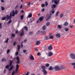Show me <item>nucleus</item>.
<instances>
[{
    "mask_svg": "<svg viewBox=\"0 0 75 75\" xmlns=\"http://www.w3.org/2000/svg\"><path fill=\"white\" fill-rule=\"evenodd\" d=\"M19 69V65L18 64H16V69L15 71H13L12 73V75H14V74H17L18 72V70Z\"/></svg>",
    "mask_w": 75,
    "mask_h": 75,
    "instance_id": "1",
    "label": "nucleus"
},
{
    "mask_svg": "<svg viewBox=\"0 0 75 75\" xmlns=\"http://www.w3.org/2000/svg\"><path fill=\"white\" fill-rule=\"evenodd\" d=\"M41 68L42 69V71L44 75H47L48 73L45 69V67L42 66L41 67Z\"/></svg>",
    "mask_w": 75,
    "mask_h": 75,
    "instance_id": "2",
    "label": "nucleus"
},
{
    "mask_svg": "<svg viewBox=\"0 0 75 75\" xmlns=\"http://www.w3.org/2000/svg\"><path fill=\"white\" fill-rule=\"evenodd\" d=\"M59 1H60V0H52V3H54V2L55 4H56V5H57V4H59Z\"/></svg>",
    "mask_w": 75,
    "mask_h": 75,
    "instance_id": "3",
    "label": "nucleus"
},
{
    "mask_svg": "<svg viewBox=\"0 0 75 75\" xmlns=\"http://www.w3.org/2000/svg\"><path fill=\"white\" fill-rule=\"evenodd\" d=\"M70 57H71V59H75V54L71 53L70 54Z\"/></svg>",
    "mask_w": 75,
    "mask_h": 75,
    "instance_id": "4",
    "label": "nucleus"
},
{
    "mask_svg": "<svg viewBox=\"0 0 75 75\" xmlns=\"http://www.w3.org/2000/svg\"><path fill=\"white\" fill-rule=\"evenodd\" d=\"M54 69L56 71H60L59 67L58 66H57L54 67Z\"/></svg>",
    "mask_w": 75,
    "mask_h": 75,
    "instance_id": "5",
    "label": "nucleus"
},
{
    "mask_svg": "<svg viewBox=\"0 0 75 75\" xmlns=\"http://www.w3.org/2000/svg\"><path fill=\"white\" fill-rule=\"evenodd\" d=\"M59 68L60 70H61V69H65V67L63 65H61L60 67Z\"/></svg>",
    "mask_w": 75,
    "mask_h": 75,
    "instance_id": "6",
    "label": "nucleus"
},
{
    "mask_svg": "<svg viewBox=\"0 0 75 75\" xmlns=\"http://www.w3.org/2000/svg\"><path fill=\"white\" fill-rule=\"evenodd\" d=\"M16 59L18 60L16 62V64H18L20 63V59H19V57H16Z\"/></svg>",
    "mask_w": 75,
    "mask_h": 75,
    "instance_id": "7",
    "label": "nucleus"
},
{
    "mask_svg": "<svg viewBox=\"0 0 75 75\" xmlns=\"http://www.w3.org/2000/svg\"><path fill=\"white\" fill-rule=\"evenodd\" d=\"M44 17H45L44 16H42L39 18V19L40 20V21H42L43 20V19H44Z\"/></svg>",
    "mask_w": 75,
    "mask_h": 75,
    "instance_id": "8",
    "label": "nucleus"
},
{
    "mask_svg": "<svg viewBox=\"0 0 75 75\" xmlns=\"http://www.w3.org/2000/svg\"><path fill=\"white\" fill-rule=\"evenodd\" d=\"M48 49L49 50H51L52 49V46L51 45H50L48 47Z\"/></svg>",
    "mask_w": 75,
    "mask_h": 75,
    "instance_id": "9",
    "label": "nucleus"
},
{
    "mask_svg": "<svg viewBox=\"0 0 75 75\" xmlns=\"http://www.w3.org/2000/svg\"><path fill=\"white\" fill-rule=\"evenodd\" d=\"M30 59L31 60H34V58L33 55H31V56L30 57Z\"/></svg>",
    "mask_w": 75,
    "mask_h": 75,
    "instance_id": "10",
    "label": "nucleus"
},
{
    "mask_svg": "<svg viewBox=\"0 0 75 75\" xmlns=\"http://www.w3.org/2000/svg\"><path fill=\"white\" fill-rule=\"evenodd\" d=\"M53 55V53L52 52H50L48 54V55L49 57H51Z\"/></svg>",
    "mask_w": 75,
    "mask_h": 75,
    "instance_id": "11",
    "label": "nucleus"
},
{
    "mask_svg": "<svg viewBox=\"0 0 75 75\" xmlns=\"http://www.w3.org/2000/svg\"><path fill=\"white\" fill-rule=\"evenodd\" d=\"M68 24H69L67 22H65L63 24V25L64 26H67V25H68Z\"/></svg>",
    "mask_w": 75,
    "mask_h": 75,
    "instance_id": "12",
    "label": "nucleus"
},
{
    "mask_svg": "<svg viewBox=\"0 0 75 75\" xmlns=\"http://www.w3.org/2000/svg\"><path fill=\"white\" fill-rule=\"evenodd\" d=\"M51 7L52 8H55L56 7V5L55 4H52L51 6Z\"/></svg>",
    "mask_w": 75,
    "mask_h": 75,
    "instance_id": "13",
    "label": "nucleus"
},
{
    "mask_svg": "<svg viewBox=\"0 0 75 75\" xmlns=\"http://www.w3.org/2000/svg\"><path fill=\"white\" fill-rule=\"evenodd\" d=\"M56 36L57 38H59V37H61V35H60L59 34V33H57V34H56Z\"/></svg>",
    "mask_w": 75,
    "mask_h": 75,
    "instance_id": "14",
    "label": "nucleus"
},
{
    "mask_svg": "<svg viewBox=\"0 0 75 75\" xmlns=\"http://www.w3.org/2000/svg\"><path fill=\"white\" fill-rule=\"evenodd\" d=\"M54 69V68L52 67V66H50L49 68V69L50 71H51V70H52V69Z\"/></svg>",
    "mask_w": 75,
    "mask_h": 75,
    "instance_id": "15",
    "label": "nucleus"
},
{
    "mask_svg": "<svg viewBox=\"0 0 75 75\" xmlns=\"http://www.w3.org/2000/svg\"><path fill=\"white\" fill-rule=\"evenodd\" d=\"M41 42L40 41H38L36 42V45H39L40 44Z\"/></svg>",
    "mask_w": 75,
    "mask_h": 75,
    "instance_id": "16",
    "label": "nucleus"
},
{
    "mask_svg": "<svg viewBox=\"0 0 75 75\" xmlns=\"http://www.w3.org/2000/svg\"><path fill=\"white\" fill-rule=\"evenodd\" d=\"M6 17L7 20H9V19H10V16H8V15H6Z\"/></svg>",
    "mask_w": 75,
    "mask_h": 75,
    "instance_id": "17",
    "label": "nucleus"
},
{
    "mask_svg": "<svg viewBox=\"0 0 75 75\" xmlns=\"http://www.w3.org/2000/svg\"><path fill=\"white\" fill-rule=\"evenodd\" d=\"M24 35V31L22 30V32L20 34V36H23Z\"/></svg>",
    "mask_w": 75,
    "mask_h": 75,
    "instance_id": "18",
    "label": "nucleus"
},
{
    "mask_svg": "<svg viewBox=\"0 0 75 75\" xmlns=\"http://www.w3.org/2000/svg\"><path fill=\"white\" fill-rule=\"evenodd\" d=\"M51 17V16H48V18H47L46 19V21H48V20H49L50 18Z\"/></svg>",
    "mask_w": 75,
    "mask_h": 75,
    "instance_id": "19",
    "label": "nucleus"
},
{
    "mask_svg": "<svg viewBox=\"0 0 75 75\" xmlns=\"http://www.w3.org/2000/svg\"><path fill=\"white\" fill-rule=\"evenodd\" d=\"M14 67V66H11V67L9 68V71H11V70H12V69H13V68Z\"/></svg>",
    "mask_w": 75,
    "mask_h": 75,
    "instance_id": "20",
    "label": "nucleus"
},
{
    "mask_svg": "<svg viewBox=\"0 0 75 75\" xmlns=\"http://www.w3.org/2000/svg\"><path fill=\"white\" fill-rule=\"evenodd\" d=\"M65 31H69V28H65L64 29Z\"/></svg>",
    "mask_w": 75,
    "mask_h": 75,
    "instance_id": "21",
    "label": "nucleus"
},
{
    "mask_svg": "<svg viewBox=\"0 0 75 75\" xmlns=\"http://www.w3.org/2000/svg\"><path fill=\"white\" fill-rule=\"evenodd\" d=\"M11 22H12V21L11 20H10L8 21V22L7 23L8 24H9L11 23Z\"/></svg>",
    "mask_w": 75,
    "mask_h": 75,
    "instance_id": "22",
    "label": "nucleus"
},
{
    "mask_svg": "<svg viewBox=\"0 0 75 75\" xmlns=\"http://www.w3.org/2000/svg\"><path fill=\"white\" fill-rule=\"evenodd\" d=\"M20 46L19 45H18V51H20Z\"/></svg>",
    "mask_w": 75,
    "mask_h": 75,
    "instance_id": "23",
    "label": "nucleus"
},
{
    "mask_svg": "<svg viewBox=\"0 0 75 75\" xmlns=\"http://www.w3.org/2000/svg\"><path fill=\"white\" fill-rule=\"evenodd\" d=\"M6 61V58H3L2 59H1V61L2 62H4V61Z\"/></svg>",
    "mask_w": 75,
    "mask_h": 75,
    "instance_id": "24",
    "label": "nucleus"
},
{
    "mask_svg": "<svg viewBox=\"0 0 75 75\" xmlns=\"http://www.w3.org/2000/svg\"><path fill=\"white\" fill-rule=\"evenodd\" d=\"M6 16L3 17L2 18H1L2 20H6Z\"/></svg>",
    "mask_w": 75,
    "mask_h": 75,
    "instance_id": "25",
    "label": "nucleus"
},
{
    "mask_svg": "<svg viewBox=\"0 0 75 75\" xmlns=\"http://www.w3.org/2000/svg\"><path fill=\"white\" fill-rule=\"evenodd\" d=\"M9 67H10V65H7L6 66L5 68H6V69H9Z\"/></svg>",
    "mask_w": 75,
    "mask_h": 75,
    "instance_id": "26",
    "label": "nucleus"
},
{
    "mask_svg": "<svg viewBox=\"0 0 75 75\" xmlns=\"http://www.w3.org/2000/svg\"><path fill=\"white\" fill-rule=\"evenodd\" d=\"M13 63V61L11 60L10 61V63L9 64V66H11V65H12V63Z\"/></svg>",
    "mask_w": 75,
    "mask_h": 75,
    "instance_id": "27",
    "label": "nucleus"
},
{
    "mask_svg": "<svg viewBox=\"0 0 75 75\" xmlns=\"http://www.w3.org/2000/svg\"><path fill=\"white\" fill-rule=\"evenodd\" d=\"M15 16V12L14 11H13L12 12V16L13 17Z\"/></svg>",
    "mask_w": 75,
    "mask_h": 75,
    "instance_id": "28",
    "label": "nucleus"
},
{
    "mask_svg": "<svg viewBox=\"0 0 75 75\" xmlns=\"http://www.w3.org/2000/svg\"><path fill=\"white\" fill-rule=\"evenodd\" d=\"M49 38H50V39H53V38H54V36H51V35H50Z\"/></svg>",
    "mask_w": 75,
    "mask_h": 75,
    "instance_id": "29",
    "label": "nucleus"
},
{
    "mask_svg": "<svg viewBox=\"0 0 75 75\" xmlns=\"http://www.w3.org/2000/svg\"><path fill=\"white\" fill-rule=\"evenodd\" d=\"M40 32L41 33H42L43 34H46V31H41Z\"/></svg>",
    "mask_w": 75,
    "mask_h": 75,
    "instance_id": "30",
    "label": "nucleus"
},
{
    "mask_svg": "<svg viewBox=\"0 0 75 75\" xmlns=\"http://www.w3.org/2000/svg\"><path fill=\"white\" fill-rule=\"evenodd\" d=\"M31 17H32V13L29 14L28 16V17L29 18H31Z\"/></svg>",
    "mask_w": 75,
    "mask_h": 75,
    "instance_id": "31",
    "label": "nucleus"
},
{
    "mask_svg": "<svg viewBox=\"0 0 75 75\" xmlns=\"http://www.w3.org/2000/svg\"><path fill=\"white\" fill-rule=\"evenodd\" d=\"M36 23L37 24L38 23H40L41 22V21H40L39 19L37 21H36Z\"/></svg>",
    "mask_w": 75,
    "mask_h": 75,
    "instance_id": "32",
    "label": "nucleus"
},
{
    "mask_svg": "<svg viewBox=\"0 0 75 75\" xmlns=\"http://www.w3.org/2000/svg\"><path fill=\"white\" fill-rule=\"evenodd\" d=\"M44 39L45 40H48V37L47 36H45L44 38Z\"/></svg>",
    "mask_w": 75,
    "mask_h": 75,
    "instance_id": "33",
    "label": "nucleus"
},
{
    "mask_svg": "<svg viewBox=\"0 0 75 75\" xmlns=\"http://www.w3.org/2000/svg\"><path fill=\"white\" fill-rule=\"evenodd\" d=\"M58 28H59V29H61V28H62V26L60 25H58Z\"/></svg>",
    "mask_w": 75,
    "mask_h": 75,
    "instance_id": "34",
    "label": "nucleus"
},
{
    "mask_svg": "<svg viewBox=\"0 0 75 75\" xmlns=\"http://www.w3.org/2000/svg\"><path fill=\"white\" fill-rule=\"evenodd\" d=\"M46 67H50V64H49L47 63L45 65Z\"/></svg>",
    "mask_w": 75,
    "mask_h": 75,
    "instance_id": "35",
    "label": "nucleus"
},
{
    "mask_svg": "<svg viewBox=\"0 0 75 75\" xmlns=\"http://www.w3.org/2000/svg\"><path fill=\"white\" fill-rule=\"evenodd\" d=\"M24 28L25 29V30H26V31H28V28L27 27V26H25Z\"/></svg>",
    "mask_w": 75,
    "mask_h": 75,
    "instance_id": "36",
    "label": "nucleus"
},
{
    "mask_svg": "<svg viewBox=\"0 0 75 75\" xmlns=\"http://www.w3.org/2000/svg\"><path fill=\"white\" fill-rule=\"evenodd\" d=\"M50 25V22H48L46 24V25L47 26H49Z\"/></svg>",
    "mask_w": 75,
    "mask_h": 75,
    "instance_id": "37",
    "label": "nucleus"
},
{
    "mask_svg": "<svg viewBox=\"0 0 75 75\" xmlns=\"http://www.w3.org/2000/svg\"><path fill=\"white\" fill-rule=\"evenodd\" d=\"M42 29L43 30H45V25H44L43 27L42 28Z\"/></svg>",
    "mask_w": 75,
    "mask_h": 75,
    "instance_id": "38",
    "label": "nucleus"
},
{
    "mask_svg": "<svg viewBox=\"0 0 75 75\" xmlns=\"http://www.w3.org/2000/svg\"><path fill=\"white\" fill-rule=\"evenodd\" d=\"M58 14H59V11H57L56 12V15H55V16H58Z\"/></svg>",
    "mask_w": 75,
    "mask_h": 75,
    "instance_id": "39",
    "label": "nucleus"
},
{
    "mask_svg": "<svg viewBox=\"0 0 75 75\" xmlns=\"http://www.w3.org/2000/svg\"><path fill=\"white\" fill-rule=\"evenodd\" d=\"M15 37V34L13 33L11 34V38L12 37Z\"/></svg>",
    "mask_w": 75,
    "mask_h": 75,
    "instance_id": "40",
    "label": "nucleus"
},
{
    "mask_svg": "<svg viewBox=\"0 0 75 75\" xmlns=\"http://www.w3.org/2000/svg\"><path fill=\"white\" fill-rule=\"evenodd\" d=\"M63 16H64V14H63L62 13L61 14L60 16V18H62V17H63Z\"/></svg>",
    "mask_w": 75,
    "mask_h": 75,
    "instance_id": "41",
    "label": "nucleus"
},
{
    "mask_svg": "<svg viewBox=\"0 0 75 75\" xmlns=\"http://www.w3.org/2000/svg\"><path fill=\"white\" fill-rule=\"evenodd\" d=\"M21 20H22L23 19V18H24V15H22V16H21Z\"/></svg>",
    "mask_w": 75,
    "mask_h": 75,
    "instance_id": "42",
    "label": "nucleus"
},
{
    "mask_svg": "<svg viewBox=\"0 0 75 75\" xmlns=\"http://www.w3.org/2000/svg\"><path fill=\"white\" fill-rule=\"evenodd\" d=\"M8 38H7V40L5 41L6 43H7L8 41Z\"/></svg>",
    "mask_w": 75,
    "mask_h": 75,
    "instance_id": "43",
    "label": "nucleus"
},
{
    "mask_svg": "<svg viewBox=\"0 0 75 75\" xmlns=\"http://www.w3.org/2000/svg\"><path fill=\"white\" fill-rule=\"evenodd\" d=\"M18 13V11H17V10H16L15 11V14H17Z\"/></svg>",
    "mask_w": 75,
    "mask_h": 75,
    "instance_id": "44",
    "label": "nucleus"
},
{
    "mask_svg": "<svg viewBox=\"0 0 75 75\" xmlns=\"http://www.w3.org/2000/svg\"><path fill=\"white\" fill-rule=\"evenodd\" d=\"M12 14H11V13H10V16H9L10 17V19H11V17H12Z\"/></svg>",
    "mask_w": 75,
    "mask_h": 75,
    "instance_id": "45",
    "label": "nucleus"
},
{
    "mask_svg": "<svg viewBox=\"0 0 75 75\" xmlns=\"http://www.w3.org/2000/svg\"><path fill=\"white\" fill-rule=\"evenodd\" d=\"M18 52H19V51H18V50L17 51V52L16 53V55H18Z\"/></svg>",
    "mask_w": 75,
    "mask_h": 75,
    "instance_id": "46",
    "label": "nucleus"
},
{
    "mask_svg": "<svg viewBox=\"0 0 75 75\" xmlns=\"http://www.w3.org/2000/svg\"><path fill=\"white\" fill-rule=\"evenodd\" d=\"M30 4H31V3L30 2H29L28 3V4H27V6H30Z\"/></svg>",
    "mask_w": 75,
    "mask_h": 75,
    "instance_id": "47",
    "label": "nucleus"
},
{
    "mask_svg": "<svg viewBox=\"0 0 75 75\" xmlns=\"http://www.w3.org/2000/svg\"><path fill=\"white\" fill-rule=\"evenodd\" d=\"M2 25V23H0V29H1V28H2V25Z\"/></svg>",
    "mask_w": 75,
    "mask_h": 75,
    "instance_id": "48",
    "label": "nucleus"
},
{
    "mask_svg": "<svg viewBox=\"0 0 75 75\" xmlns=\"http://www.w3.org/2000/svg\"><path fill=\"white\" fill-rule=\"evenodd\" d=\"M41 6L42 7H45V4H42Z\"/></svg>",
    "mask_w": 75,
    "mask_h": 75,
    "instance_id": "49",
    "label": "nucleus"
},
{
    "mask_svg": "<svg viewBox=\"0 0 75 75\" xmlns=\"http://www.w3.org/2000/svg\"><path fill=\"white\" fill-rule=\"evenodd\" d=\"M1 10H4V8L3 6L1 7Z\"/></svg>",
    "mask_w": 75,
    "mask_h": 75,
    "instance_id": "50",
    "label": "nucleus"
},
{
    "mask_svg": "<svg viewBox=\"0 0 75 75\" xmlns=\"http://www.w3.org/2000/svg\"><path fill=\"white\" fill-rule=\"evenodd\" d=\"M10 50L9 49H8L7 51V54H8L9 52H10Z\"/></svg>",
    "mask_w": 75,
    "mask_h": 75,
    "instance_id": "51",
    "label": "nucleus"
},
{
    "mask_svg": "<svg viewBox=\"0 0 75 75\" xmlns=\"http://www.w3.org/2000/svg\"><path fill=\"white\" fill-rule=\"evenodd\" d=\"M45 4L46 6H48V2H45Z\"/></svg>",
    "mask_w": 75,
    "mask_h": 75,
    "instance_id": "52",
    "label": "nucleus"
},
{
    "mask_svg": "<svg viewBox=\"0 0 75 75\" xmlns=\"http://www.w3.org/2000/svg\"><path fill=\"white\" fill-rule=\"evenodd\" d=\"M73 25H71L69 26L70 28H73Z\"/></svg>",
    "mask_w": 75,
    "mask_h": 75,
    "instance_id": "53",
    "label": "nucleus"
},
{
    "mask_svg": "<svg viewBox=\"0 0 75 75\" xmlns=\"http://www.w3.org/2000/svg\"><path fill=\"white\" fill-rule=\"evenodd\" d=\"M29 34L30 35H32L33 34V32H30L29 33Z\"/></svg>",
    "mask_w": 75,
    "mask_h": 75,
    "instance_id": "54",
    "label": "nucleus"
},
{
    "mask_svg": "<svg viewBox=\"0 0 75 75\" xmlns=\"http://www.w3.org/2000/svg\"><path fill=\"white\" fill-rule=\"evenodd\" d=\"M22 7H23V5H21V6L20 7V9H21V8H22Z\"/></svg>",
    "mask_w": 75,
    "mask_h": 75,
    "instance_id": "55",
    "label": "nucleus"
},
{
    "mask_svg": "<svg viewBox=\"0 0 75 75\" xmlns=\"http://www.w3.org/2000/svg\"><path fill=\"white\" fill-rule=\"evenodd\" d=\"M16 44V42H14L13 43V45L14 46Z\"/></svg>",
    "mask_w": 75,
    "mask_h": 75,
    "instance_id": "56",
    "label": "nucleus"
},
{
    "mask_svg": "<svg viewBox=\"0 0 75 75\" xmlns=\"http://www.w3.org/2000/svg\"><path fill=\"white\" fill-rule=\"evenodd\" d=\"M35 51H38V49L35 48Z\"/></svg>",
    "mask_w": 75,
    "mask_h": 75,
    "instance_id": "57",
    "label": "nucleus"
},
{
    "mask_svg": "<svg viewBox=\"0 0 75 75\" xmlns=\"http://www.w3.org/2000/svg\"><path fill=\"white\" fill-rule=\"evenodd\" d=\"M18 7V5H16L15 7V8H17Z\"/></svg>",
    "mask_w": 75,
    "mask_h": 75,
    "instance_id": "58",
    "label": "nucleus"
},
{
    "mask_svg": "<svg viewBox=\"0 0 75 75\" xmlns=\"http://www.w3.org/2000/svg\"><path fill=\"white\" fill-rule=\"evenodd\" d=\"M21 48H23V44H21Z\"/></svg>",
    "mask_w": 75,
    "mask_h": 75,
    "instance_id": "59",
    "label": "nucleus"
},
{
    "mask_svg": "<svg viewBox=\"0 0 75 75\" xmlns=\"http://www.w3.org/2000/svg\"><path fill=\"white\" fill-rule=\"evenodd\" d=\"M71 65H75V62L72 63Z\"/></svg>",
    "mask_w": 75,
    "mask_h": 75,
    "instance_id": "60",
    "label": "nucleus"
},
{
    "mask_svg": "<svg viewBox=\"0 0 75 75\" xmlns=\"http://www.w3.org/2000/svg\"><path fill=\"white\" fill-rule=\"evenodd\" d=\"M4 74H5V73H6V69H4Z\"/></svg>",
    "mask_w": 75,
    "mask_h": 75,
    "instance_id": "61",
    "label": "nucleus"
},
{
    "mask_svg": "<svg viewBox=\"0 0 75 75\" xmlns=\"http://www.w3.org/2000/svg\"><path fill=\"white\" fill-rule=\"evenodd\" d=\"M26 51H27V50H23V52H24V53H25V52H26Z\"/></svg>",
    "mask_w": 75,
    "mask_h": 75,
    "instance_id": "62",
    "label": "nucleus"
},
{
    "mask_svg": "<svg viewBox=\"0 0 75 75\" xmlns=\"http://www.w3.org/2000/svg\"><path fill=\"white\" fill-rule=\"evenodd\" d=\"M1 3H4V0H1Z\"/></svg>",
    "mask_w": 75,
    "mask_h": 75,
    "instance_id": "63",
    "label": "nucleus"
},
{
    "mask_svg": "<svg viewBox=\"0 0 75 75\" xmlns=\"http://www.w3.org/2000/svg\"><path fill=\"white\" fill-rule=\"evenodd\" d=\"M18 33V30H16L15 32V34H17Z\"/></svg>",
    "mask_w": 75,
    "mask_h": 75,
    "instance_id": "64",
    "label": "nucleus"
}]
</instances>
